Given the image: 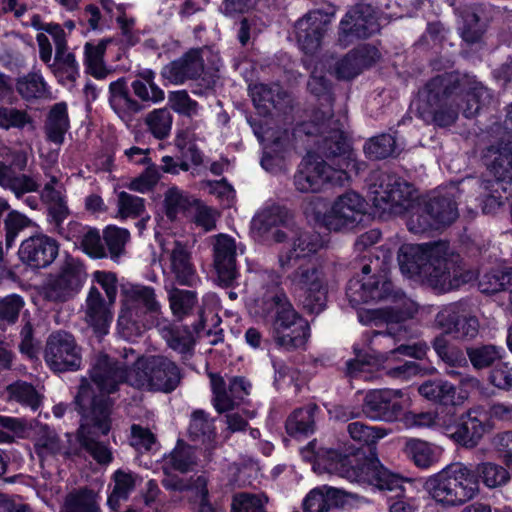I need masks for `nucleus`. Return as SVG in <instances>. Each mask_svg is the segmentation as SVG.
Here are the masks:
<instances>
[{"instance_id":"f8f14e48","label":"nucleus","mask_w":512,"mask_h":512,"mask_svg":"<svg viewBox=\"0 0 512 512\" xmlns=\"http://www.w3.org/2000/svg\"><path fill=\"white\" fill-rule=\"evenodd\" d=\"M277 243H284L279 253V264L283 269L316 254L324 246L320 234L305 230L295 222L287 231L278 232Z\"/></svg>"},{"instance_id":"a878e982","label":"nucleus","mask_w":512,"mask_h":512,"mask_svg":"<svg viewBox=\"0 0 512 512\" xmlns=\"http://www.w3.org/2000/svg\"><path fill=\"white\" fill-rule=\"evenodd\" d=\"M204 71V60L201 49H191L180 58L168 63L161 70L164 79L172 84H183L194 80Z\"/></svg>"},{"instance_id":"c9c22d12","label":"nucleus","mask_w":512,"mask_h":512,"mask_svg":"<svg viewBox=\"0 0 512 512\" xmlns=\"http://www.w3.org/2000/svg\"><path fill=\"white\" fill-rule=\"evenodd\" d=\"M475 411H469L466 419L454 427L449 436L457 443L467 448L475 447L484 434L488 425L475 415Z\"/></svg>"},{"instance_id":"f3484780","label":"nucleus","mask_w":512,"mask_h":512,"mask_svg":"<svg viewBox=\"0 0 512 512\" xmlns=\"http://www.w3.org/2000/svg\"><path fill=\"white\" fill-rule=\"evenodd\" d=\"M402 397L400 389L371 390L365 395L362 411L372 420L396 421L403 414Z\"/></svg>"},{"instance_id":"4468645a","label":"nucleus","mask_w":512,"mask_h":512,"mask_svg":"<svg viewBox=\"0 0 512 512\" xmlns=\"http://www.w3.org/2000/svg\"><path fill=\"white\" fill-rule=\"evenodd\" d=\"M365 210L364 198L356 192H346L337 197L329 212L323 214L322 222L330 231L352 229L363 220Z\"/></svg>"},{"instance_id":"4be33fe9","label":"nucleus","mask_w":512,"mask_h":512,"mask_svg":"<svg viewBox=\"0 0 512 512\" xmlns=\"http://www.w3.org/2000/svg\"><path fill=\"white\" fill-rule=\"evenodd\" d=\"M83 271L73 260L66 261L58 275L51 277L45 285V297L50 301H66L80 289Z\"/></svg>"},{"instance_id":"13d9d810","label":"nucleus","mask_w":512,"mask_h":512,"mask_svg":"<svg viewBox=\"0 0 512 512\" xmlns=\"http://www.w3.org/2000/svg\"><path fill=\"white\" fill-rule=\"evenodd\" d=\"M143 315L138 310H132L122 305L118 320L117 329L119 335L126 340H134L143 331Z\"/></svg>"},{"instance_id":"c85d7f7f","label":"nucleus","mask_w":512,"mask_h":512,"mask_svg":"<svg viewBox=\"0 0 512 512\" xmlns=\"http://www.w3.org/2000/svg\"><path fill=\"white\" fill-rule=\"evenodd\" d=\"M292 213L285 207L271 205L263 208L252 219V227L260 234H269L270 238L277 243V234L280 231H287L294 223Z\"/></svg>"},{"instance_id":"0eeeda50","label":"nucleus","mask_w":512,"mask_h":512,"mask_svg":"<svg viewBox=\"0 0 512 512\" xmlns=\"http://www.w3.org/2000/svg\"><path fill=\"white\" fill-rule=\"evenodd\" d=\"M424 489L433 500L447 507L460 506L480 492L472 469L462 463L450 465L430 476Z\"/></svg>"},{"instance_id":"7c9ffc66","label":"nucleus","mask_w":512,"mask_h":512,"mask_svg":"<svg viewBox=\"0 0 512 512\" xmlns=\"http://www.w3.org/2000/svg\"><path fill=\"white\" fill-rule=\"evenodd\" d=\"M109 94L110 107L127 124L143 109V105L130 96L123 78L110 83Z\"/></svg>"},{"instance_id":"72a5a7b5","label":"nucleus","mask_w":512,"mask_h":512,"mask_svg":"<svg viewBox=\"0 0 512 512\" xmlns=\"http://www.w3.org/2000/svg\"><path fill=\"white\" fill-rule=\"evenodd\" d=\"M57 183V177L52 176L41 191V199L46 205L47 222L51 226V231L65 222L70 215L65 196L55 188Z\"/></svg>"},{"instance_id":"052dcab7","label":"nucleus","mask_w":512,"mask_h":512,"mask_svg":"<svg viewBox=\"0 0 512 512\" xmlns=\"http://www.w3.org/2000/svg\"><path fill=\"white\" fill-rule=\"evenodd\" d=\"M503 349L494 344H485L468 347L466 350L469 361L477 369H485L493 366L502 357Z\"/></svg>"},{"instance_id":"1a4fd4ad","label":"nucleus","mask_w":512,"mask_h":512,"mask_svg":"<svg viewBox=\"0 0 512 512\" xmlns=\"http://www.w3.org/2000/svg\"><path fill=\"white\" fill-rule=\"evenodd\" d=\"M370 185L371 200L382 213L402 215L414 207L419 196L417 190L405 179L388 172H376Z\"/></svg>"},{"instance_id":"2eb2a0df","label":"nucleus","mask_w":512,"mask_h":512,"mask_svg":"<svg viewBox=\"0 0 512 512\" xmlns=\"http://www.w3.org/2000/svg\"><path fill=\"white\" fill-rule=\"evenodd\" d=\"M436 325L445 334H454L462 340H472L479 333V321L476 316L467 311L462 302L451 303L443 307L435 317Z\"/></svg>"},{"instance_id":"6e6d98bb","label":"nucleus","mask_w":512,"mask_h":512,"mask_svg":"<svg viewBox=\"0 0 512 512\" xmlns=\"http://www.w3.org/2000/svg\"><path fill=\"white\" fill-rule=\"evenodd\" d=\"M426 210V199L422 201L418 199L414 202V207L409 211H406L408 214L406 225L410 232L414 234H421L437 229L433 217H431V214Z\"/></svg>"},{"instance_id":"49530a36","label":"nucleus","mask_w":512,"mask_h":512,"mask_svg":"<svg viewBox=\"0 0 512 512\" xmlns=\"http://www.w3.org/2000/svg\"><path fill=\"white\" fill-rule=\"evenodd\" d=\"M155 72L150 69L140 71L131 87L136 97L144 102L159 103L164 100V91L155 83Z\"/></svg>"},{"instance_id":"774afa93","label":"nucleus","mask_w":512,"mask_h":512,"mask_svg":"<svg viewBox=\"0 0 512 512\" xmlns=\"http://www.w3.org/2000/svg\"><path fill=\"white\" fill-rule=\"evenodd\" d=\"M332 492L333 489L327 486L312 489L303 500L304 512H329Z\"/></svg>"},{"instance_id":"e2e57ef3","label":"nucleus","mask_w":512,"mask_h":512,"mask_svg":"<svg viewBox=\"0 0 512 512\" xmlns=\"http://www.w3.org/2000/svg\"><path fill=\"white\" fill-rule=\"evenodd\" d=\"M483 293L492 294L500 291L509 293L512 287V267L486 273L479 282Z\"/></svg>"},{"instance_id":"aec40b11","label":"nucleus","mask_w":512,"mask_h":512,"mask_svg":"<svg viewBox=\"0 0 512 512\" xmlns=\"http://www.w3.org/2000/svg\"><path fill=\"white\" fill-rule=\"evenodd\" d=\"M307 88L311 94L323 102L322 105L325 107L324 111H318L314 116L317 125H319V133L332 134V131L336 128H340L341 131H343L344 124L340 122V120H334L332 115L331 106L334 101V96L331 83L317 67L311 73Z\"/></svg>"},{"instance_id":"393cba45","label":"nucleus","mask_w":512,"mask_h":512,"mask_svg":"<svg viewBox=\"0 0 512 512\" xmlns=\"http://www.w3.org/2000/svg\"><path fill=\"white\" fill-rule=\"evenodd\" d=\"M334 264L329 262L306 263L298 266L288 277L299 291L329 287L334 279Z\"/></svg>"},{"instance_id":"a18cd8bd","label":"nucleus","mask_w":512,"mask_h":512,"mask_svg":"<svg viewBox=\"0 0 512 512\" xmlns=\"http://www.w3.org/2000/svg\"><path fill=\"white\" fill-rule=\"evenodd\" d=\"M55 77L62 83L75 82L79 76V64L68 47L56 50L53 62L48 65Z\"/></svg>"},{"instance_id":"dca6fc26","label":"nucleus","mask_w":512,"mask_h":512,"mask_svg":"<svg viewBox=\"0 0 512 512\" xmlns=\"http://www.w3.org/2000/svg\"><path fill=\"white\" fill-rule=\"evenodd\" d=\"M380 29L375 11L370 4L358 3L340 22L339 42L347 46L354 38L365 39Z\"/></svg>"},{"instance_id":"9d476101","label":"nucleus","mask_w":512,"mask_h":512,"mask_svg":"<svg viewBox=\"0 0 512 512\" xmlns=\"http://www.w3.org/2000/svg\"><path fill=\"white\" fill-rule=\"evenodd\" d=\"M182 375L179 367L163 355H151L138 359L137 372L131 386L153 391L170 393L180 384Z\"/></svg>"},{"instance_id":"2f4dec72","label":"nucleus","mask_w":512,"mask_h":512,"mask_svg":"<svg viewBox=\"0 0 512 512\" xmlns=\"http://www.w3.org/2000/svg\"><path fill=\"white\" fill-rule=\"evenodd\" d=\"M122 305L138 310L143 316L147 313L158 314L161 305L156 299L155 290L150 286L127 285L121 289Z\"/></svg>"},{"instance_id":"37998d69","label":"nucleus","mask_w":512,"mask_h":512,"mask_svg":"<svg viewBox=\"0 0 512 512\" xmlns=\"http://www.w3.org/2000/svg\"><path fill=\"white\" fill-rule=\"evenodd\" d=\"M69 127L70 124L66 103L59 102L54 104L47 114L44 125L47 140L56 145H61Z\"/></svg>"},{"instance_id":"5fc2aeb1","label":"nucleus","mask_w":512,"mask_h":512,"mask_svg":"<svg viewBox=\"0 0 512 512\" xmlns=\"http://www.w3.org/2000/svg\"><path fill=\"white\" fill-rule=\"evenodd\" d=\"M6 392L9 402H16L29 407L33 411H36L42 402V396L35 387L24 381H16L8 385Z\"/></svg>"},{"instance_id":"bf43d9fd","label":"nucleus","mask_w":512,"mask_h":512,"mask_svg":"<svg viewBox=\"0 0 512 512\" xmlns=\"http://www.w3.org/2000/svg\"><path fill=\"white\" fill-rule=\"evenodd\" d=\"M396 140L390 134H380L367 140L364 144V153L370 160H381L396 153Z\"/></svg>"},{"instance_id":"4c0bfd02","label":"nucleus","mask_w":512,"mask_h":512,"mask_svg":"<svg viewBox=\"0 0 512 512\" xmlns=\"http://www.w3.org/2000/svg\"><path fill=\"white\" fill-rule=\"evenodd\" d=\"M170 267L178 284L183 286H193L197 281L196 271L191 263L190 252L186 246L178 241L170 253Z\"/></svg>"},{"instance_id":"ea45409f","label":"nucleus","mask_w":512,"mask_h":512,"mask_svg":"<svg viewBox=\"0 0 512 512\" xmlns=\"http://www.w3.org/2000/svg\"><path fill=\"white\" fill-rule=\"evenodd\" d=\"M35 453L44 459L49 456L63 455L70 457L72 452L65 447L55 430L47 425H39L34 436Z\"/></svg>"},{"instance_id":"ddd939ff","label":"nucleus","mask_w":512,"mask_h":512,"mask_svg":"<svg viewBox=\"0 0 512 512\" xmlns=\"http://www.w3.org/2000/svg\"><path fill=\"white\" fill-rule=\"evenodd\" d=\"M44 360L54 372L77 371L82 366V348L71 333L58 330L46 340Z\"/></svg>"},{"instance_id":"20e7f679","label":"nucleus","mask_w":512,"mask_h":512,"mask_svg":"<svg viewBox=\"0 0 512 512\" xmlns=\"http://www.w3.org/2000/svg\"><path fill=\"white\" fill-rule=\"evenodd\" d=\"M313 449L314 445L311 443L301 450V454L307 461L314 460L315 472H326L351 482L366 483L382 491L396 492V496L403 492L402 477L385 468L378 459H365L360 465L353 466L350 457L337 451L328 450L323 454H315Z\"/></svg>"},{"instance_id":"c756f323","label":"nucleus","mask_w":512,"mask_h":512,"mask_svg":"<svg viewBox=\"0 0 512 512\" xmlns=\"http://www.w3.org/2000/svg\"><path fill=\"white\" fill-rule=\"evenodd\" d=\"M379 57L378 50L370 45L358 47L335 63L334 73L338 79L350 80L364 69L371 67Z\"/></svg>"},{"instance_id":"680f3d73","label":"nucleus","mask_w":512,"mask_h":512,"mask_svg":"<svg viewBox=\"0 0 512 512\" xmlns=\"http://www.w3.org/2000/svg\"><path fill=\"white\" fill-rule=\"evenodd\" d=\"M107 41H100L97 45L87 42L85 45V63L88 72L96 79H105L110 70L103 64V56Z\"/></svg>"},{"instance_id":"5701e85b","label":"nucleus","mask_w":512,"mask_h":512,"mask_svg":"<svg viewBox=\"0 0 512 512\" xmlns=\"http://www.w3.org/2000/svg\"><path fill=\"white\" fill-rule=\"evenodd\" d=\"M213 257L219 284L224 287L232 286L238 276L236 266L237 246L235 240L226 234L215 236Z\"/></svg>"},{"instance_id":"39448f33","label":"nucleus","mask_w":512,"mask_h":512,"mask_svg":"<svg viewBox=\"0 0 512 512\" xmlns=\"http://www.w3.org/2000/svg\"><path fill=\"white\" fill-rule=\"evenodd\" d=\"M384 262L378 257L370 259L362 268V279L352 278L346 288V296L352 306L368 302H389L388 308L406 309L408 315L416 311L414 302L390 280Z\"/></svg>"},{"instance_id":"0e129e2a","label":"nucleus","mask_w":512,"mask_h":512,"mask_svg":"<svg viewBox=\"0 0 512 512\" xmlns=\"http://www.w3.org/2000/svg\"><path fill=\"white\" fill-rule=\"evenodd\" d=\"M172 114L166 108L154 109L145 117V124L151 134L159 140L168 137L172 127Z\"/></svg>"},{"instance_id":"473e14b6","label":"nucleus","mask_w":512,"mask_h":512,"mask_svg":"<svg viewBox=\"0 0 512 512\" xmlns=\"http://www.w3.org/2000/svg\"><path fill=\"white\" fill-rule=\"evenodd\" d=\"M469 189L477 190L482 197L481 205L484 214H494L504 204L507 197V186L491 180L472 178L463 183Z\"/></svg>"},{"instance_id":"bb28decb","label":"nucleus","mask_w":512,"mask_h":512,"mask_svg":"<svg viewBox=\"0 0 512 512\" xmlns=\"http://www.w3.org/2000/svg\"><path fill=\"white\" fill-rule=\"evenodd\" d=\"M114 303L105 300L100 291L92 286L85 301V322L92 327L95 335L102 338L108 334L113 319L112 307Z\"/></svg>"},{"instance_id":"9b49d317","label":"nucleus","mask_w":512,"mask_h":512,"mask_svg":"<svg viewBox=\"0 0 512 512\" xmlns=\"http://www.w3.org/2000/svg\"><path fill=\"white\" fill-rule=\"evenodd\" d=\"M129 363L127 361H121L111 358L107 354L99 353L94 356L91 368L90 378L92 382L98 388L100 394L95 395L89 381L85 378L81 379L79 389L81 388L83 381H86L90 388V398L85 401V408L91 407V400L93 398L105 397L111 401L108 397L109 394L118 390L120 384L129 382L132 380L128 376Z\"/></svg>"},{"instance_id":"4d7b16f0","label":"nucleus","mask_w":512,"mask_h":512,"mask_svg":"<svg viewBox=\"0 0 512 512\" xmlns=\"http://www.w3.org/2000/svg\"><path fill=\"white\" fill-rule=\"evenodd\" d=\"M188 435L192 441L210 442L215 437L213 420L203 410H195L191 414Z\"/></svg>"},{"instance_id":"6e6552de","label":"nucleus","mask_w":512,"mask_h":512,"mask_svg":"<svg viewBox=\"0 0 512 512\" xmlns=\"http://www.w3.org/2000/svg\"><path fill=\"white\" fill-rule=\"evenodd\" d=\"M254 308L255 315L272 320V335H277L282 341L287 330L299 331L308 323L294 309L277 280L263 286V293L255 300Z\"/></svg>"},{"instance_id":"69168bd1","label":"nucleus","mask_w":512,"mask_h":512,"mask_svg":"<svg viewBox=\"0 0 512 512\" xmlns=\"http://www.w3.org/2000/svg\"><path fill=\"white\" fill-rule=\"evenodd\" d=\"M163 337L167 345L184 357L192 354L194 338L186 328L173 327L163 330Z\"/></svg>"},{"instance_id":"e433bc0d","label":"nucleus","mask_w":512,"mask_h":512,"mask_svg":"<svg viewBox=\"0 0 512 512\" xmlns=\"http://www.w3.org/2000/svg\"><path fill=\"white\" fill-rule=\"evenodd\" d=\"M477 485L482 483L487 489H501L511 481L509 469L497 462L482 461L471 468Z\"/></svg>"},{"instance_id":"a211bd4d","label":"nucleus","mask_w":512,"mask_h":512,"mask_svg":"<svg viewBox=\"0 0 512 512\" xmlns=\"http://www.w3.org/2000/svg\"><path fill=\"white\" fill-rule=\"evenodd\" d=\"M333 14L322 10H312L300 18L294 26L300 48L306 54L315 53L327 31Z\"/></svg>"},{"instance_id":"c03bdc74","label":"nucleus","mask_w":512,"mask_h":512,"mask_svg":"<svg viewBox=\"0 0 512 512\" xmlns=\"http://www.w3.org/2000/svg\"><path fill=\"white\" fill-rule=\"evenodd\" d=\"M197 464L196 449L182 441H178L176 447L165 458L163 471L165 474H168V469L187 473L192 471Z\"/></svg>"},{"instance_id":"603ef678","label":"nucleus","mask_w":512,"mask_h":512,"mask_svg":"<svg viewBox=\"0 0 512 512\" xmlns=\"http://www.w3.org/2000/svg\"><path fill=\"white\" fill-rule=\"evenodd\" d=\"M412 315L407 314L406 309L394 310L393 308H381L362 310L358 312V319L364 325L380 326L386 323L387 325L400 324Z\"/></svg>"},{"instance_id":"cd10ccee","label":"nucleus","mask_w":512,"mask_h":512,"mask_svg":"<svg viewBox=\"0 0 512 512\" xmlns=\"http://www.w3.org/2000/svg\"><path fill=\"white\" fill-rule=\"evenodd\" d=\"M249 93L255 107L262 113L271 109L287 113L292 109V96L277 83L249 85Z\"/></svg>"},{"instance_id":"8fccbe9b","label":"nucleus","mask_w":512,"mask_h":512,"mask_svg":"<svg viewBox=\"0 0 512 512\" xmlns=\"http://www.w3.org/2000/svg\"><path fill=\"white\" fill-rule=\"evenodd\" d=\"M418 392L424 398L435 403L443 405L455 403L456 388L445 380H427L419 386Z\"/></svg>"},{"instance_id":"f257e3e1","label":"nucleus","mask_w":512,"mask_h":512,"mask_svg":"<svg viewBox=\"0 0 512 512\" xmlns=\"http://www.w3.org/2000/svg\"><path fill=\"white\" fill-rule=\"evenodd\" d=\"M459 99L465 101L462 107L464 116L471 118L491 103L492 95L474 76L440 75L432 78L419 91L415 102L416 114L426 124L451 126L458 118Z\"/></svg>"},{"instance_id":"79ce46f5","label":"nucleus","mask_w":512,"mask_h":512,"mask_svg":"<svg viewBox=\"0 0 512 512\" xmlns=\"http://www.w3.org/2000/svg\"><path fill=\"white\" fill-rule=\"evenodd\" d=\"M426 202V211L433 217L437 229L450 225L457 219L458 208L453 195L431 196Z\"/></svg>"},{"instance_id":"b1692460","label":"nucleus","mask_w":512,"mask_h":512,"mask_svg":"<svg viewBox=\"0 0 512 512\" xmlns=\"http://www.w3.org/2000/svg\"><path fill=\"white\" fill-rule=\"evenodd\" d=\"M26 164V154L21 151L13 152L9 163L0 161V186L10 189L17 198L25 193L37 191L39 188V184L32 177L17 173L13 168L22 171Z\"/></svg>"},{"instance_id":"338daca9","label":"nucleus","mask_w":512,"mask_h":512,"mask_svg":"<svg viewBox=\"0 0 512 512\" xmlns=\"http://www.w3.org/2000/svg\"><path fill=\"white\" fill-rule=\"evenodd\" d=\"M192 204L188 195L176 186H172L164 193L165 214L170 220L184 213Z\"/></svg>"},{"instance_id":"a19ab883","label":"nucleus","mask_w":512,"mask_h":512,"mask_svg":"<svg viewBox=\"0 0 512 512\" xmlns=\"http://www.w3.org/2000/svg\"><path fill=\"white\" fill-rule=\"evenodd\" d=\"M59 512H101L100 498L92 489H74L64 497Z\"/></svg>"},{"instance_id":"de8ad7c7","label":"nucleus","mask_w":512,"mask_h":512,"mask_svg":"<svg viewBox=\"0 0 512 512\" xmlns=\"http://www.w3.org/2000/svg\"><path fill=\"white\" fill-rule=\"evenodd\" d=\"M0 129L34 132L36 130V121L27 110L1 105Z\"/></svg>"},{"instance_id":"423d86ee","label":"nucleus","mask_w":512,"mask_h":512,"mask_svg":"<svg viewBox=\"0 0 512 512\" xmlns=\"http://www.w3.org/2000/svg\"><path fill=\"white\" fill-rule=\"evenodd\" d=\"M90 388L86 381L78 391L75 402L82 415L77 437L80 446L91 455V457L100 465H107L112 462L113 454L111 449L103 442L97 441L95 436L100 433L108 434L111 429V409L112 401L105 397L93 398L91 407L85 408V401L90 398Z\"/></svg>"},{"instance_id":"7ed1b4c3","label":"nucleus","mask_w":512,"mask_h":512,"mask_svg":"<svg viewBox=\"0 0 512 512\" xmlns=\"http://www.w3.org/2000/svg\"><path fill=\"white\" fill-rule=\"evenodd\" d=\"M321 135L320 150L332 163L307 154L293 177L294 187L300 193H318L328 184L343 186L349 179L346 170L354 166L350 145L340 128Z\"/></svg>"},{"instance_id":"864d4df0","label":"nucleus","mask_w":512,"mask_h":512,"mask_svg":"<svg viewBox=\"0 0 512 512\" xmlns=\"http://www.w3.org/2000/svg\"><path fill=\"white\" fill-rule=\"evenodd\" d=\"M316 411H318L316 404H309L306 407L296 409L286 421L287 432L290 435L313 433Z\"/></svg>"},{"instance_id":"f03ea898","label":"nucleus","mask_w":512,"mask_h":512,"mask_svg":"<svg viewBox=\"0 0 512 512\" xmlns=\"http://www.w3.org/2000/svg\"><path fill=\"white\" fill-rule=\"evenodd\" d=\"M401 272L409 277L422 276L440 292L458 289L476 279L459 254L450 253L444 243L403 244L397 255Z\"/></svg>"},{"instance_id":"58836bf2","label":"nucleus","mask_w":512,"mask_h":512,"mask_svg":"<svg viewBox=\"0 0 512 512\" xmlns=\"http://www.w3.org/2000/svg\"><path fill=\"white\" fill-rule=\"evenodd\" d=\"M486 165L494 181L507 184L512 182V147L491 146L485 154Z\"/></svg>"},{"instance_id":"6ab92c4d","label":"nucleus","mask_w":512,"mask_h":512,"mask_svg":"<svg viewBox=\"0 0 512 512\" xmlns=\"http://www.w3.org/2000/svg\"><path fill=\"white\" fill-rule=\"evenodd\" d=\"M428 351L426 343H415L413 345H399L397 348L389 352H378L375 355L358 352L356 358L347 362V373L351 377L370 379V367L380 362L389 360L396 354L406 355L415 359H422Z\"/></svg>"},{"instance_id":"3c124183","label":"nucleus","mask_w":512,"mask_h":512,"mask_svg":"<svg viewBox=\"0 0 512 512\" xmlns=\"http://www.w3.org/2000/svg\"><path fill=\"white\" fill-rule=\"evenodd\" d=\"M115 482L114 489L108 497V505L112 509H116L120 499H127L129 494L142 483L143 479L140 475L127 472L124 470H117L113 475Z\"/></svg>"},{"instance_id":"f704fd0d","label":"nucleus","mask_w":512,"mask_h":512,"mask_svg":"<svg viewBox=\"0 0 512 512\" xmlns=\"http://www.w3.org/2000/svg\"><path fill=\"white\" fill-rule=\"evenodd\" d=\"M433 349L437 356L446 365V373L451 377H462L461 368L467 369L468 363L462 349L451 342L445 332L434 338Z\"/></svg>"},{"instance_id":"412c9836","label":"nucleus","mask_w":512,"mask_h":512,"mask_svg":"<svg viewBox=\"0 0 512 512\" xmlns=\"http://www.w3.org/2000/svg\"><path fill=\"white\" fill-rule=\"evenodd\" d=\"M58 242L45 234H36L22 241L18 256L22 263L34 269L46 268L58 256Z\"/></svg>"},{"instance_id":"09e8293b","label":"nucleus","mask_w":512,"mask_h":512,"mask_svg":"<svg viewBox=\"0 0 512 512\" xmlns=\"http://www.w3.org/2000/svg\"><path fill=\"white\" fill-rule=\"evenodd\" d=\"M403 452L419 468H429L437 461L435 447L421 439H407Z\"/></svg>"}]
</instances>
